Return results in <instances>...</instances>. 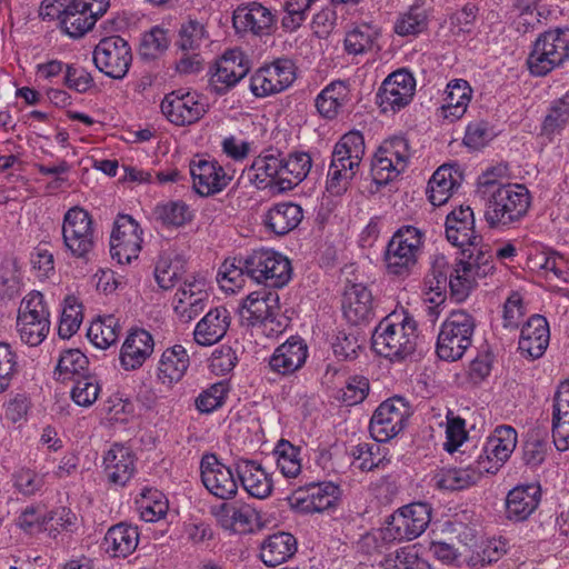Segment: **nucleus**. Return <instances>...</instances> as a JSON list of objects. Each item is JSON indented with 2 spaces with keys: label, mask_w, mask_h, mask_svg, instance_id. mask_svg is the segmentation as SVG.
<instances>
[{
  "label": "nucleus",
  "mask_w": 569,
  "mask_h": 569,
  "mask_svg": "<svg viewBox=\"0 0 569 569\" xmlns=\"http://www.w3.org/2000/svg\"><path fill=\"white\" fill-rule=\"evenodd\" d=\"M416 92V79L406 69L391 72L381 83L377 103L382 112H397L407 107Z\"/></svg>",
  "instance_id": "14"
},
{
  "label": "nucleus",
  "mask_w": 569,
  "mask_h": 569,
  "mask_svg": "<svg viewBox=\"0 0 569 569\" xmlns=\"http://www.w3.org/2000/svg\"><path fill=\"white\" fill-rule=\"evenodd\" d=\"M189 167L193 189L200 196H211L222 191L232 179L214 159L192 160Z\"/></svg>",
  "instance_id": "23"
},
{
  "label": "nucleus",
  "mask_w": 569,
  "mask_h": 569,
  "mask_svg": "<svg viewBox=\"0 0 569 569\" xmlns=\"http://www.w3.org/2000/svg\"><path fill=\"white\" fill-rule=\"evenodd\" d=\"M365 153V137L360 131H349L337 141L327 173L328 192L332 196H341L348 190L360 172Z\"/></svg>",
  "instance_id": "1"
},
{
  "label": "nucleus",
  "mask_w": 569,
  "mask_h": 569,
  "mask_svg": "<svg viewBox=\"0 0 569 569\" xmlns=\"http://www.w3.org/2000/svg\"><path fill=\"white\" fill-rule=\"evenodd\" d=\"M407 519L408 527L413 533L415 539L419 537L428 527L431 520V508L425 502H415L401 508Z\"/></svg>",
  "instance_id": "59"
},
{
  "label": "nucleus",
  "mask_w": 569,
  "mask_h": 569,
  "mask_svg": "<svg viewBox=\"0 0 569 569\" xmlns=\"http://www.w3.org/2000/svg\"><path fill=\"white\" fill-rule=\"evenodd\" d=\"M407 138L395 136L381 142L371 160V177L379 186L387 184L403 172L411 158Z\"/></svg>",
  "instance_id": "9"
},
{
  "label": "nucleus",
  "mask_w": 569,
  "mask_h": 569,
  "mask_svg": "<svg viewBox=\"0 0 569 569\" xmlns=\"http://www.w3.org/2000/svg\"><path fill=\"white\" fill-rule=\"evenodd\" d=\"M446 237L450 243L462 249L482 241L476 234L475 217L470 207H459L447 216Z\"/></svg>",
  "instance_id": "29"
},
{
  "label": "nucleus",
  "mask_w": 569,
  "mask_h": 569,
  "mask_svg": "<svg viewBox=\"0 0 569 569\" xmlns=\"http://www.w3.org/2000/svg\"><path fill=\"white\" fill-rule=\"evenodd\" d=\"M17 329L21 340L29 346L40 345L49 333L50 320L18 316Z\"/></svg>",
  "instance_id": "51"
},
{
  "label": "nucleus",
  "mask_w": 569,
  "mask_h": 569,
  "mask_svg": "<svg viewBox=\"0 0 569 569\" xmlns=\"http://www.w3.org/2000/svg\"><path fill=\"white\" fill-rule=\"evenodd\" d=\"M142 229L130 214H119L110 237V253L118 263H130L141 251Z\"/></svg>",
  "instance_id": "15"
},
{
  "label": "nucleus",
  "mask_w": 569,
  "mask_h": 569,
  "mask_svg": "<svg viewBox=\"0 0 569 569\" xmlns=\"http://www.w3.org/2000/svg\"><path fill=\"white\" fill-rule=\"evenodd\" d=\"M550 331L545 317L531 316L521 328L518 349L528 359H539L549 346Z\"/></svg>",
  "instance_id": "25"
},
{
  "label": "nucleus",
  "mask_w": 569,
  "mask_h": 569,
  "mask_svg": "<svg viewBox=\"0 0 569 569\" xmlns=\"http://www.w3.org/2000/svg\"><path fill=\"white\" fill-rule=\"evenodd\" d=\"M120 330L119 320L114 316H108L92 322L87 336L97 348L107 349L117 342Z\"/></svg>",
  "instance_id": "46"
},
{
  "label": "nucleus",
  "mask_w": 569,
  "mask_h": 569,
  "mask_svg": "<svg viewBox=\"0 0 569 569\" xmlns=\"http://www.w3.org/2000/svg\"><path fill=\"white\" fill-rule=\"evenodd\" d=\"M231 467L219 461L213 453H207L200 462L201 481L206 489L214 497L229 500L238 492V480Z\"/></svg>",
  "instance_id": "19"
},
{
  "label": "nucleus",
  "mask_w": 569,
  "mask_h": 569,
  "mask_svg": "<svg viewBox=\"0 0 569 569\" xmlns=\"http://www.w3.org/2000/svg\"><path fill=\"white\" fill-rule=\"evenodd\" d=\"M206 39L207 33L203 24L196 20H189L181 26L176 44L183 52H194Z\"/></svg>",
  "instance_id": "55"
},
{
  "label": "nucleus",
  "mask_w": 569,
  "mask_h": 569,
  "mask_svg": "<svg viewBox=\"0 0 569 569\" xmlns=\"http://www.w3.org/2000/svg\"><path fill=\"white\" fill-rule=\"evenodd\" d=\"M246 276L268 288H282L291 279L288 258L271 249L253 250L243 258Z\"/></svg>",
  "instance_id": "8"
},
{
  "label": "nucleus",
  "mask_w": 569,
  "mask_h": 569,
  "mask_svg": "<svg viewBox=\"0 0 569 569\" xmlns=\"http://www.w3.org/2000/svg\"><path fill=\"white\" fill-rule=\"evenodd\" d=\"M358 468L362 471H371L385 465V457H380V446L378 443L361 442L351 450Z\"/></svg>",
  "instance_id": "60"
},
{
  "label": "nucleus",
  "mask_w": 569,
  "mask_h": 569,
  "mask_svg": "<svg viewBox=\"0 0 569 569\" xmlns=\"http://www.w3.org/2000/svg\"><path fill=\"white\" fill-rule=\"evenodd\" d=\"M297 552V539L293 535L279 531L268 536L260 548V558L264 565L276 567L289 560Z\"/></svg>",
  "instance_id": "39"
},
{
  "label": "nucleus",
  "mask_w": 569,
  "mask_h": 569,
  "mask_svg": "<svg viewBox=\"0 0 569 569\" xmlns=\"http://www.w3.org/2000/svg\"><path fill=\"white\" fill-rule=\"evenodd\" d=\"M312 167V159L308 152L295 151L287 157L282 156V178L280 192L292 190L302 182Z\"/></svg>",
  "instance_id": "42"
},
{
  "label": "nucleus",
  "mask_w": 569,
  "mask_h": 569,
  "mask_svg": "<svg viewBox=\"0 0 569 569\" xmlns=\"http://www.w3.org/2000/svg\"><path fill=\"white\" fill-rule=\"evenodd\" d=\"M230 326V313L224 307L209 310L197 323L193 338L200 346H212L219 342Z\"/></svg>",
  "instance_id": "35"
},
{
  "label": "nucleus",
  "mask_w": 569,
  "mask_h": 569,
  "mask_svg": "<svg viewBox=\"0 0 569 569\" xmlns=\"http://www.w3.org/2000/svg\"><path fill=\"white\" fill-rule=\"evenodd\" d=\"M249 61L238 49L228 50L217 61L209 80L211 92L222 96L233 88L249 72Z\"/></svg>",
  "instance_id": "20"
},
{
  "label": "nucleus",
  "mask_w": 569,
  "mask_h": 569,
  "mask_svg": "<svg viewBox=\"0 0 569 569\" xmlns=\"http://www.w3.org/2000/svg\"><path fill=\"white\" fill-rule=\"evenodd\" d=\"M481 201L488 226L491 229L506 231L519 226L528 216L532 197L525 184L510 183Z\"/></svg>",
  "instance_id": "2"
},
{
  "label": "nucleus",
  "mask_w": 569,
  "mask_h": 569,
  "mask_svg": "<svg viewBox=\"0 0 569 569\" xmlns=\"http://www.w3.org/2000/svg\"><path fill=\"white\" fill-rule=\"evenodd\" d=\"M349 88L343 81H332L316 98V108L326 119H335L349 101Z\"/></svg>",
  "instance_id": "43"
},
{
  "label": "nucleus",
  "mask_w": 569,
  "mask_h": 569,
  "mask_svg": "<svg viewBox=\"0 0 569 569\" xmlns=\"http://www.w3.org/2000/svg\"><path fill=\"white\" fill-rule=\"evenodd\" d=\"M342 312L351 325L369 322L375 317L373 297L362 283H352L345 290Z\"/></svg>",
  "instance_id": "26"
},
{
  "label": "nucleus",
  "mask_w": 569,
  "mask_h": 569,
  "mask_svg": "<svg viewBox=\"0 0 569 569\" xmlns=\"http://www.w3.org/2000/svg\"><path fill=\"white\" fill-rule=\"evenodd\" d=\"M517 443L518 433L515 428L507 425L496 427L477 456L481 468L489 473H497L511 457Z\"/></svg>",
  "instance_id": "17"
},
{
  "label": "nucleus",
  "mask_w": 569,
  "mask_h": 569,
  "mask_svg": "<svg viewBox=\"0 0 569 569\" xmlns=\"http://www.w3.org/2000/svg\"><path fill=\"white\" fill-rule=\"evenodd\" d=\"M540 487L536 485L517 486L506 498V517L515 522L527 520L540 503Z\"/></svg>",
  "instance_id": "32"
},
{
  "label": "nucleus",
  "mask_w": 569,
  "mask_h": 569,
  "mask_svg": "<svg viewBox=\"0 0 569 569\" xmlns=\"http://www.w3.org/2000/svg\"><path fill=\"white\" fill-rule=\"evenodd\" d=\"M208 297L202 280H186L173 298L176 315L182 322H190L204 310Z\"/></svg>",
  "instance_id": "27"
},
{
  "label": "nucleus",
  "mask_w": 569,
  "mask_h": 569,
  "mask_svg": "<svg viewBox=\"0 0 569 569\" xmlns=\"http://www.w3.org/2000/svg\"><path fill=\"white\" fill-rule=\"evenodd\" d=\"M411 413V407L405 398L395 396L385 400L375 410L369 423L372 438L377 442L389 441L403 430Z\"/></svg>",
  "instance_id": "11"
},
{
  "label": "nucleus",
  "mask_w": 569,
  "mask_h": 569,
  "mask_svg": "<svg viewBox=\"0 0 569 569\" xmlns=\"http://www.w3.org/2000/svg\"><path fill=\"white\" fill-rule=\"evenodd\" d=\"M279 296L266 289L251 292L240 308L241 321L248 327L273 322L279 313Z\"/></svg>",
  "instance_id": "24"
},
{
  "label": "nucleus",
  "mask_w": 569,
  "mask_h": 569,
  "mask_svg": "<svg viewBox=\"0 0 569 569\" xmlns=\"http://www.w3.org/2000/svg\"><path fill=\"white\" fill-rule=\"evenodd\" d=\"M476 319L465 310H452L442 322L437 338L436 352L446 361H457L471 347Z\"/></svg>",
  "instance_id": "6"
},
{
  "label": "nucleus",
  "mask_w": 569,
  "mask_h": 569,
  "mask_svg": "<svg viewBox=\"0 0 569 569\" xmlns=\"http://www.w3.org/2000/svg\"><path fill=\"white\" fill-rule=\"evenodd\" d=\"M154 341L150 332L144 329H132L120 350V365L126 371L141 368L152 355Z\"/></svg>",
  "instance_id": "28"
},
{
  "label": "nucleus",
  "mask_w": 569,
  "mask_h": 569,
  "mask_svg": "<svg viewBox=\"0 0 569 569\" xmlns=\"http://www.w3.org/2000/svg\"><path fill=\"white\" fill-rule=\"evenodd\" d=\"M61 4L63 10L58 18L61 27L70 37L80 38L93 28L94 21L89 20L87 12L80 8L78 0Z\"/></svg>",
  "instance_id": "44"
},
{
  "label": "nucleus",
  "mask_w": 569,
  "mask_h": 569,
  "mask_svg": "<svg viewBox=\"0 0 569 569\" xmlns=\"http://www.w3.org/2000/svg\"><path fill=\"white\" fill-rule=\"evenodd\" d=\"M461 180L462 176L457 168L450 164H442L429 179L427 187L429 201L435 207L445 204L460 186Z\"/></svg>",
  "instance_id": "36"
},
{
  "label": "nucleus",
  "mask_w": 569,
  "mask_h": 569,
  "mask_svg": "<svg viewBox=\"0 0 569 569\" xmlns=\"http://www.w3.org/2000/svg\"><path fill=\"white\" fill-rule=\"evenodd\" d=\"M168 43L166 31L154 27L143 34L140 43V56L142 59L153 60L166 51Z\"/></svg>",
  "instance_id": "61"
},
{
  "label": "nucleus",
  "mask_w": 569,
  "mask_h": 569,
  "mask_svg": "<svg viewBox=\"0 0 569 569\" xmlns=\"http://www.w3.org/2000/svg\"><path fill=\"white\" fill-rule=\"evenodd\" d=\"M62 237L72 257L88 260L97 241L89 212L79 207L69 209L63 218Z\"/></svg>",
  "instance_id": "10"
},
{
  "label": "nucleus",
  "mask_w": 569,
  "mask_h": 569,
  "mask_svg": "<svg viewBox=\"0 0 569 569\" xmlns=\"http://www.w3.org/2000/svg\"><path fill=\"white\" fill-rule=\"evenodd\" d=\"M227 395L228 387L226 383H213L197 397L196 407L202 413H210L224 403Z\"/></svg>",
  "instance_id": "63"
},
{
  "label": "nucleus",
  "mask_w": 569,
  "mask_h": 569,
  "mask_svg": "<svg viewBox=\"0 0 569 569\" xmlns=\"http://www.w3.org/2000/svg\"><path fill=\"white\" fill-rule=\"evenodd\" d=\"M137 503L140 517L146 522H154L164 518L169 509L164 495L153 489L143 491Z\"/></svg>",
  "instance_id": "47"
},
{
  "label": "nucleus",
  "mask_w": 569,
  "mask_h": 569,
  "mask_svg": "<svg viewBox=\"0 0 569 569\" xmlns=\"http://www.w3.org/2000/svg\"><path fill=\"white\" fill-rule=\"evenodd\" d=\"M100 386L94 377L80 376L71 390L72 400L81 407H90L96 402Z\"/></svg>",
  "instance_id": "62"
},
{
  "label": "nucleus",
  "mask_w": 569,
  "mask_h": 569,
  "mask_svg": "<svg viewBox=\"0 0 569 569\" xmlns=\"http://www.w3.org/2000/svg\"><path fill=\"white\" fill-rule=\"evenodd\" d=\"M308 358V346L299 336H291L278 346L269 358L270 370L280 377L291 376L300 370Z\"/></svg>",
  "instance_id": "22"
},
{
  "label": "nucleus",
  "mask_w": 569,
  "mask_h": 569,
  "mask_svg": "<svg viewBox=\"0 0 569 569\" xmlns=\"http://www.w3.org/2000/svg\"><path fill=\"white\" fill-rule=\"evenodd\" d=\"M569 59V29H551L532 44L527 66L532 76L545 77Z\"/></svg>",
  "instance_id": "7"
},
{
  "label": "nucleus",
  "mask_w": 569,
  "mask_h": 569,
  "mask_svg": "<svg viewBox=\"0 0 569 569\" xmlns=\"http://www.w3.org/2000/svg\"><path fill=\"white\" fill-rule=\"evenodd\" d=\"M378 37L377 30L369 24H361L349 31L345 38L348 53L361 54L370 50Z\"/></svg>",
  "instance_id": "52"
},
{
  "label": "nucleus",
  "mask_w": 569,
  "mask_h": 569,
  "mask_svg": "<svg viewBox=\"0 0 569 569\" xmlns=\"http://www.w3.org/2000/svg\"><path fill=\"white\" fill-rule=\"evenodd\" d=\"M87 367L88 358L78 349H69L60 355L54 373L58 380L64 381L82 376Z\"/></svg>",
  "instance_id": "50"
},
{
  "label": "nucleus",
  "mask_w": 569,
  "mask_h": 569,
  "mask_svg": "<svg viewBox=\"0 0 569 569\" xmlns=\"http://www.w3.org/2000/svg\"><path fill=\"white\" fill-rule=\"evenodd\" d=\"M81 322V305L77 302L74 297L66 298L58 328L59 336L63 339H69L80 328Z\"/></svg>",
  "instance_id": "57"
},
{
  "label": "nucleus",
  "mask_w": 569,
  "mask_h": 569,
  "mask_svg": "<svg viewBox=\"0 0 569 569\" xmlns=\"http://www.w3.org/2000/svg\"><path fill=\"white\" fill-rule=\"evenodd\" d=\"M246 270L243 259L238 260V264L224 261L219 269L217 280L220 288L226 292H236L243 286Z\"/></svg>",
  "instance_id": "58"
},
{
  "label": "nucleus",
  "mask_w": 569,
  "mask_h": 569,
  "mask_svg": "<svg viewBox=\"0 0 569 569\" xmlns=\"http://www.w3.org/2000/svg\"><path fill=\"white\" fill-rule=\"evenodd\" d=\"M507 171L506 166H497L486 170L479 176L476 193L480 200L511 183L508 181Z\"/></svg>",
  "instance_id": "53"
},
{
  "label": "nucleus",
  "mask_w": 569,
  "mask_h": 569,
  "mask_svg": "<svg viewBox=\"0 0 569 569\" xmlns=\"http://www.w3.org/2000/svg\"><path fill=\"white\" fill-rule=\"evenodd\" d=\"M339 493V487L331 481L310 482L296 490L290 502L303 513L323 512L336 505Z\"/></svg>",
  "instance_id": "21"
},
{
  "label": "nucleus",
  "mask_w": 569,
  "mask_h": 569,
  "mask_svg": "<svg viewBox=\"0 0 569 569\" xmlns=\"http://www.w3.org/2000/svg\"><path fill=\"white\" fill-rule=\"evenodd\" d=\"M425 233L413 226L400 227L389 240L385 262L388 274L406 279L418 264L423 248Z\"/></svg>",
  "instance_id": "5"
},
{
  "label": "nucleus",
  "mask_w": 569,
  "mask_h": 569,
  "mask_svg": "<svg viewBox=\"0 0 569 569\" xmlns=\"http://www.w3.org/2000/svg\"><path fill=\"white\" fill-rule=\"evenodd\" d=\"M153 213L167 227H181L192 220L189 207L180 200L159 203Z\"/></svg>",
  "instance_id": "49"
},
{
  "label": "nucleus",
  "mask_w": 569,
  "mask_h": 569,
  "mask_svg": "<svg viewBox=\"0 0 569 569\" xmlns=\"http://www.w3.org/2000/svg\"><path fill=\"white\" fill-rule=\"evenodd\" d=\"M248 178L258 188L270 187L280 192L282 153H267L257 157L248 169Z\"/></svg>",
  "instance_id": "33"
},
{
  "label": "nucleus",
  "mask_w": 569,
  "mask_h": 569,
  "mask_svg": "<svg viewBox=\"0 0 569 569\" xmlns=\"http://www.w3.org/2000/svg\"><path fill=\"white\" fill-rule=\"evenodd\" d=\"M471 244L462 249L466 259H461L450 271L449 288L451 297L463 301L476 287L478 279L486 278L495 271V259L488 246Z\"/></svg>",
  "instance_id": "4"
},
{
  "label": "nucleus",
  "mask_w": 569,
  "mask_h": 569,
  "mask_svg": "<svg viewBox=\"0 0 569 569\" xmlns=\"http://www.w3.org/2000/svg\"><path fill=\"white\" fill-rule=\"evenodd\" d=\"M139 542L138 528L120 522L112 526L103 538L104 551L113 558H126L131 555Z\"/></svg>",
  "instance_id": "40"
},
{
  "label": "nucleus",
  "mask_w": 569,
  "mask_h": 569,
  "mask_svg": "<svg viewBox=\"0 0 569 569\" xmlns=\"http://www.w3.org/2000/svg\"><path fill=\"white\" fill-rule=\"evenodd\" d=\"M569 123V91L553 100L541 124V134L551 139Z\"/></svg>",
  "instance_id": "45"
},
{
  "label": "nucleus",
  "mask_w": 569,
  "mask_h": 569,
  "mask_svg": "<svg viewBox=\"0 0 569 569\" xmlns=\"http://www.w3.org/2000/svg\"><path fill=\"white\" fill-rule=\"evenodd\" d=\"M427 16L418 4L412 6L408 12L398 18L395 32L399 36H416L427 28Z\"/></svg>",
  "instance_id": "56"
},
{
  "label": "nucleus",
  "mask_w": 569,
  "mask_h": 569,
  "mask_svg": "<svg viewBox=\"0 0 569 569\" xmlns=\"http://www.w3.org/2000/svg\"><path fill=\"white\" fill-rule=\"evenodd\" d=\"M160 108L163 116L176 126L193 124L208 111L207 104L198 93L183 90L166 94Z\"/></svg>",
  "instance_id": "16"
},
{
  "label": "nucleus",
  "mask_w": 569,
  "mask_h": 569,
  "mask_svg": "<svg viewBox=\"0 0 569 569\" xmlns=\"http://www.w3.org/2000/svg\"><path fill=\"white\" fill-rule=\"evenodd\" d=\"M369 380L363 376H352L341 389L339 399L346 406H355L362 402L369 393Z\"/></svg>",
  "instance_id": "64"
},
{
  "label": "nucleus",
  "mask_w": 569,
  "mask_h": 569,
  "mask_svg": "<svg viewBox=\"0 0 569 569\" xmlns=\"http://www.w3.org/2000/svg\"><path fill=\"white\" fill-rule=\"evenodd\" d=\"M552 438L559 451L569 449V381H562L552 405Z\"/></svg>",
  "instance_id": "34"
},
{
  "label": "nucleus",
  "mask_w": 569,
  "mask_h": 569,
  "mask_svg": "<svg viewBox=\"0 0 569 569\" xmlns=\"http://www.w3.org/2000/svg\"><path fill=\"white\" fill-rule=\"evenodd\" d=\"M276 23L277 18L272 10L256 1L238 6L232 14L233 28L242 36H270L276 30Z\"/></svg>",
  "instance_id": "18"
},
{
  "label": "nucleus",
  "mask_w": 569,
  "mask_h": 569,
  "mask_svg": "<svg viewBox=\"0 0 569 569\" xmlns=\"http://www.w3.org/2000/svg\"><path fill=\"white\" fill-rule=\"evenodd\" d=\"M93 62L106 76L122 79L132 62L131 48L120 36L103 38L93 50Z\"/></svg>",
  "instance_id": "13"
},
{
  "label": "nucleus",
  "mask_w": 569,
  "mask_h": 569,
  "mask_svg": "<svg viewBox=\"0 0 569 569\" xmlns=\"http://www.w3.org/2000/svg\"><path fill=\"white\" fill-rule=\"evenodd\" d=\"M189 366L190 358L186 348L174 345L162 352L157 377L162 385L171 387L184 377Z\"/></svg>",
  "instance_id": "37"
},
{
  "label": "nucleus",
  "mask_w": 569,
  "mask_h": 569,
  "mask_svg": "<svg viewBox=\"0 0 569 569\" xmlns=\"http://www.w3.org/2000/svg\"><path fill=\"white\" fill-rule=\"evenodd\" d=\"M273 453L277 456V466L284 477L295 478L300 473L299 447L293 446L286 439H281L278 441Z\"/></svg>",
  "instance_id": "48"
},
{
  "label": "nucleus",
  "mask_w": 569,
  "mask_h": 569,
  "mask_svg": "<svg viewBox=\"0 0 569 569\" xmlns=\"http://www.w3.org/2000/svg\"><path fill=\"white\" fill-rule=\"evenodd\" d=\"M303 219L302 208L295 202H279L269 208L264 214L266 227L278 236L295 230Z\"/></svg>",
  "instance_id": "38"
},
{
  "label": "nucleus",
  "mask_w": 569,
  "mask_h": 569,
  "mask_svg": "<svg viewBox=\"0 0 569 569\" xmlns=\"http://www.w3.org/2000/svg\"><path fill=\"white\" fill-rule=\"evenodd\" d=\"M296 64L291 59L279 58L260 67L250 78V90L257 98H266L288 89L296 80Z\"/></svg>",
  "instance_id": "12"
},
{
  "label": "nucleus",
  "mask_w": 569,
  "mask_h": 569,
  "mask_svg": "<svg viewBox=\"0 0 569 569\" xmlns=\"http://www.w3.org/2000/svg\"><path fill=\"white\" fill-rule=\"evenodd\" d=\"M481 462L476 460L466 467L442 469L437 475V485L446 490H462L476 485L485 473H489L481 468Z\"/></svg>",
  "instance_id": "41"
},
{
  "label": "nucleus",
  "mask_w": 569,
  "mask_h": 569,
  "mask_svg": "<svg viewBox=\"0 0 569 569\" xmlns=\"http://www.w3.org/2000/svg\"><path fill=\"white\" fill-rule=\"evenodd\" d=\"M53 516L41 506H28L17 519V525L23 531L33 533L47 529V525L53 521Z\"/></svg>",
  "instance_id": "54"
},
{
  "label": "nucleus",
  "mask_w": 569,
  "mask_h": 569,
  "mask_svg": "<svg viewBox=\"0 0 569 569\" xmlns=\"http://www.w3.org/2000/svg\"><path fill=\"white\" fill-rule=\"evenodd\" d=\"M103 468L110 483L123 487L136 472V456L129 447L113 443L103 457Z\"/></svg>",
  "instance_id": "30"
},
{
  "label": "nucleus",
  "mask_w": 569,
  "mask_h": 569,
  "mask_svg": "<svg viewBox=\"0 0 569 569\" xmlns=\"http://www.w3.org/2000/svg\"><path fill=\"white\" fill-rule=\"evenodd\" d=\"M234 471L243 489L253 498L264 499L272 492V480L262 466L250 459L239 458Z\"/></svg>",
  "instance_id": "31"
},
{
  "label": "nucleus",
  "mask_w": 569,
  "mask_h": 569,
  "mask_svg": "<svg viewBox=\"0 0 569 569\" xmlns=\"http://www.w3.org/2000/svg\"><path fill=\"white\" fill-rule=\"evenodd\" d=\"M390 315L382 319L372 333L373 350L391 360H402L412 355L417 346V322L408 313Z\"/></svg>",
  "instance_id": "3"
}]
</instances>
